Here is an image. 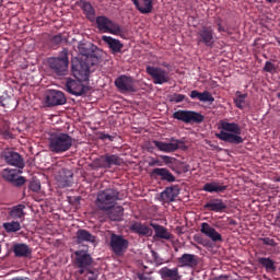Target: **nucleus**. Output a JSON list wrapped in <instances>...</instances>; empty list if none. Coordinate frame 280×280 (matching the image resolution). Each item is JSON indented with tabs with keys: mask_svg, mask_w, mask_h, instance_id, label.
Masks as SVG:
<instances>
[{
	"mask_svg": "<svg viewBox=\"0 0 280 280\" xmlns=\"http://www.w3.org/2000/svg\"><path fill=\"white\" fill-rule=\"evenodd\" d=\"M218 128L219 133H215L217 139L224 141L225 143H231L232 145H240L244 143V138H242V127L237 122H229L226 120H220Z\"/></svg>",
	"mask_w": 280,
	"mask_h": 280,
	"instance_id": "obj_1",
	"label": "nucleus"
},
{
	"mask_svg": "<svg viewBox=\"0 0 280 280\" xmlns=\"http://www.w3.org/2000/svg\"><path fill=\"white\" fill-rule=\"evenodd\" d=\"M73 147V138L69 133L59 132L50 135L48 139V148L55 154H63L69 152Z\"/></svg>",
	"mask_w": 280,
	"mask_h": 280,
	"instance_id": "obj_2",
	"label": "nucleus"
},
{
	"mask_svg": "<svg viewBox=\"0 0 280 280\" xmlns=\"http://www.w3.org/2000/svg\"><path fill=\"white\" fill-rule=\"evenodd\" d=\"M94 67H97V65H92L91 61L78 57H74L71 60L72 75L77 80H82L83 82H89L91 72L95 71Z\"/></svg>",
	"mask_w": 280,
	"mask_h": 280,
	"instance_id": "obj_3",
	"label": "nucleus"
},
{
	"mask_svg": "<svg viewBox=\"0 0 280 280\" xmlns=\"http://www.w3.org/2000/svg\"><path fill=\"white\" fill-rule=\"evenodd\" d=\"M47 62L50 71H52L55 75H67L69 73V50L63 48L58 57H50Z\"/></svg>",
	"mask_w": 280,
	"mask_h": 280,
	"instance_id": "obj_4",
	"label": "nucleus"
},
{
	"mask_svg": "<svg viewBox=\"0 0 280 280\" xmlns=\"http://www.w3.org/2000/svg\"><path fill=\"white\" fill-rule=\"evenodd\" d=\"M81 60H85L92 65H100L102 60V49L90 42H81L78 45Z\"/></svg>",
	"mask_w": 280,
	"mask_h": 280,
	"instance_id": "obj_5",
	"label": "nucleus"
},
{
	"mask_svg": "<svg viewBox=\"0 0 280 280\" xmlns=\"http://www.w3.org/2000/svg\"><path fill=\"white\" fill-rule=\"evenodd\" d=\"M117 200H119V190L115 188H107L97 194L96 207L101 211H108V209H113V207H115Z\"/></svg>",
	"mask_w": 280,
	"mask_h": 280,
	"instance_id": "obj_6",
	"label": "nucleus"
},
{
	"mask_svg": "<svg viewBox=\"0 0 280 280\" xmlns=\"http://www.w3.org/2000/svg\"><path fill=\"white\" fill-rule=\"evenodd\" d=\"M72 264L78 268L79 275H84L93 266V256L89 253V248L75 250L72 255Z\"/></svg>",
	"mask_w": 280,
	"mask_h": 280,
	"instance_id": "obj_7",
	"label": "nucleus"
},
{
	"mask_svg": "<svg viewBox=\"0 0 280 280\" xmlns=\"http://www.w3.org/2000/svg\"><path fill=\"white\" fill-rule=\"evenodd\" d=\"M124 165V159L117 154H104L96 158L93 163V170H110L113 166L121 167Z\"/></svg>",
	"mask_w": 280,
	"mask_h": 280,
	"instance_id": "obj_8",
	"label": "nucleus"
},
{
	"mask_svg": "<svg viewBox=\"0 0 280 280\" xmlns=\"http://www.w3.org/2000/svg\"><path fill=\"white\" fill-rule=\"evenodd\" d=\"M94 21H96L97 30L104 34H113L114 36H121L124 34L121 26L106 15H100Z\"/></svg>",
	"mask_w": 280,
	"mask_h": 280,
	"instance_id": "obj_9",
	"label": "nucleus"
},
{
	"mask_svg": "<svg viewBox=\"0 0 280 280\" xmlns=\"http://www.w3.org/2000/svg\"><path fill=\"white\" fill-rule=\"evenodd\" d=\"M173 119L183 121L184 124H202L205 121V115L187 109H178L173 113Z\"/></svg>",
	"mask_w": 280,
	"mask_h": 280,
	"instance_id": "obj_10",
	"label": "nucleus"
},
{
	"mask_svg": "<svg viewBox=\"0 0 280 280\" xmlns=\"http://www.w3.org/2000/svg\"><path fill=\"white\" fill-rule=\"evenodd\" d=\"M197 45H205V47L213 49V45H215V32H213V27L201 26L197 32Z\"/></svg>",
	"mask_w": 280,
	"mask_h": 280,
	"instance_id": "obj_11",
	"label": "nucleus"
},
{
	"mask_svg": "<svg viewBox=\"0 0 280 280\" xmlns=\"http://www.w3.org/2000/svg\"><path fill=\"white\" fill-rule=\"evenodd\" d=\"M110 249L115 255L121 257L126 250H128V246H130V242L126 240L124 236L119 234L112 233L109 240Z\"/></svg>",
	"mask_w": 280,
	"mask_h": 280,
	"instance_id": "obj_12",
	"label": "nucleus"
},
{
	"mask_svg": "<svg viewBox=\"0 0 280 280\" xmlns=\"http://www.w3.org/2000/svg\"><path fill=\"white\" fill-rule=\"evenodd\" d=\"M145 72L153 80V84H167L170 82V72L161 67L147 66Z\"/></svg>",
	"mask_w": 280,
	"mask_h": 280,
	"instance_id": "obj_13",
	"label": "nucleus"
},
{
	"mask_svg": "<svg viewBox=\"0 0 280 280\" xmlns=\"http://www.w3.org/2000/svg\"><path fill=\"white\" fill-rule=\"evenodd\" d=\"M83 81L80 79H67L66 81V91L70 93V95H75V97H82V95H86L90 89L89 86L82 83Z\"/></svg>",
	"mask_w": 280,
	"mask_h": 280,
	"instance_id": "obj_14",
	"label": "nucleus"
},
{
	"mask_svg": "<svg viewBox=\"0 0 280 280\" xmlns=\"http://www.w3.org/2000/svg\"><path fill=\"white\" fill-rule=\"evenodd\" d=\"M115 86L120 91V93H137V88H135V79L126 74L119 75L115 82Z\"/></svg>",
	"mask_w": 280,
	"mask_h": 280,
	"instance_id": "obj_15",
	"label": "nucleus"
},
{
	"mask_svg": "<svg viewBox=\"0 0 280 280\" xmlns=\"http://www.w3.org/2000/svg\"><path fill=\"white\" fill-rule=\"evenodd\" d=\"M21 171L14 168H4L1 173L3 180L12 183L14 187H23L25 185V177L19 176Z\"/></svg>",
	"mask_w": 280,
	"mask_h": 280,
	"instance_id": "obj_16",
	"label": "nucleus"
},
{
	"mask_svg": "<svg viewBox=\"0 0 280 280\" xmlns=\"http://www.w3.org/2000/svg\"><path fill=\"white\" fill-rule=\"evenodd\" d=\"M152 143L154 144V148H156L160 152L170 154L172 152H176V150H178L184 142L175 138H171V142L153 140Z\"/></svg>",
	"mask_w": 280,
	"mask_h": 280,
	"instance_id": "obj_17",
	"label": "nucleus"
},
{
	"mask_svg": "<svg viewBox=\"0 0 280 280\" xmlns=\"http://www.w3.org/2000/svg\"><path fill=\"white\" fill-rule=\"evenodd\" d=\"M45 104L48 107L63 106V104H67V96L61 91L50 90L45 97Z\"/></svg>",
	"mask_w": 280,
	"mask_h": 280,
	"instance_id": "obj_18",
	"label": "nucleus"
},
{
	"mask_svg": "<svg viewBox=\"0 0 280 280\" xmlns=\"http://www.w3.org/2000/svg\"><path fill=\"white\" fill-rule=\"evenodd\" d=\"M3 158L8 165L18 167V170H23V167H25V160L23 156H21V154L14 151H5Z\"/></svg>",
	"mask_w": 280,
	"mask_h": 280,
	"instance_id": "obj_19",
	"label": "nucleus"
},
{
	"mask_svg": "<svg viewBox=\"0 0 280 280\" xmlns=\"http://www.w3.org/2000/svg\"><path fill=\"white\" fill-rule=\"evenodd\" d=\"M198 259L195 254H183L177 258V264L179 268H196L199 264Z\"/></svg>",
	"mask_w": 280,
	"mask_h": 280,
	"instance_id": "obj_20",
	"label": "nucleus"
},
{
	"mask_svg": "<svg viewBox=\"0 0 280 280\" xmlns=\"http://www.w3.org/2000/svg\"><path fill=\"white\" fill-rule=\"evenodd\" d=\"M151 178H161V180H165L166 183H176V176L167 168H153Z\"/></svg>",
	"mask_w": 280,
	"mask_h": 280,
	"instance_id": "obj_21",
	"label": "nucleus"
},
{
	"mask_svg": "<svg viewBox=\"0 0 280 280\" xmlns=\"http://www.w3.org/2000/svg\"><path fill=\"white\" fill-rule=\"evenodd\" d=\"M200 231L203 235H206V237H209L212 242H222V234L215 231V229L211 226L209 223H201Z\"/></svg>",
	"mask_w": 280,
	"mask_h": 280,
	"instance_id": "obj_22",
	"label": "nucleus"
},
{
	"mask_svg": "<svg viewBox=\"0 0 280 280\" xmlns=\"http://www.w3.org/2000/svg\"><path fill=\"white\" fill-rule=\"evenodd\" d=\"M159 275L163 280H180L183 279V276H180V271L178 270V267L168 268L163 267L159 270Z\"/></svg>",
	"mask_w": 280,
	"mask_h": 280,
	"instance_id": "obj_23",
	"label": "nucleus"
},
{
	"mask_svg": "<svg viewBox=\"0 0 280 280\" xmlns=\"http://www.w3.org/2000/svg\"><path fill=\"white\" fill-rule=\"evenodd\" d=\"M226 189H229V186L222 185V183L218 180L206 183L202 187V191H208V194H224Z\"/></svg>",
	"mask_w": 280,
	"mask_h": 280,
	"instance_id": "obj_24",
	"label": "nucleus"
},
{
	"mask_svg": "<svg viewBox=\"0 0 280 280\" xmlns=\"http://www.w3.org/2000/svg\"><path fill=\"white\" fill-rule=\"evenodd\" d=\"M178 194H180V189L178 186L166 187L165 190L161 192L162 202H174L176 198H178Z\"/></svg>",
	"mask_w": 280,
	"mask_h": 280,
	"instance_id": "obj_25",
	"label": "nucleus"
},
{
	"mask_svg": "<svg viewBox=\"0 0 280 280\" xmlns=\"http://www.w3.org/2000/svg\"><path fill=\"white\" fill-rule=\"evenodd\" d=\"M79 8H81L88 21H91V23L95 22V8H93L91 2L86 0H79Z\"/></svg>",
	"mask_w": 280,
	"mask_h": 280,
	"instance_id": "obj_26",
	"label": "nucleus"
},
{
	"mask_svg": "<svg viewBox=\"0 0 280 280\" xmlns=\"http://www.w3.org/2000/svg\"><path fill=\"white\" fill-rule=\"evenodd\" d=\"M102 40L108 45L109 49H112V54H121V49H124V44L119 39H115L110 36L104 35Z\"/></svg>",
	"mask_w": 280,
	"mask_h": 280,
	"instance_id": "obj_27",
	"label": "nucleus"
},
{
	"mask_svg": "<svg viewBox=\"0 0 280 280\" xmlns=\"http://www.w3.org/2000/svg\"><path fill=\"white\" fill-rule=\"evenodd\" d=\"M205 209L209 211H214V213H222L226 209V203L222 199H211L205 206Z\"/></svg>",
	"mask_w": 280,
	"mask_h": 280,
	"instance_id": "obj_28",
	"label": "nucleus"
},
{
	"mask_svg": "<svg viewBox=\"0 0 280 280\" xmlns=\"http://www.w3.org/2000/svg\"><path fill=\"white\" fill-rule=\"evenodd\" d=\"M190 97L191 100H199V102H209V104L215 102V97L209 91L198 92V90H192Z\"/></svg>",
	"mask_w": 280,
	"mask_h": 280,
	"instance_id": "obj_29",
	"label": "nucleus"
},
{
	"mask_svg": "<svg viewBox=\"0 0 280 280\" xmlns=\"http://www.w3.org/2000/svg\"><path fill=\"white\" fill-rule=\"evenodd\" d=\"M130 231L137 233L138 235H142L145 237H152V229L150 226L142 224L141 222H133L130 225Z\"/></svg>",
	"mask_w": 280,
	"mask_h": 280,
	"instance_id": "obj_30",
	"label": "nucleus"
},
{
	"mask_svg": "<svg viewBox=\"0 0 280 280\" xmlns=\"http://www.w3.org/2000/svg\"><path fill=\"white\" fill-rule=\"evenodd\" d=\"M75 241L77 244H84V242L95 244V235L84 229H80L77 231Z\"/></svg>",
	"mask_w": 280,
	"mask_h": 280,
	"instance_id": "obj_31",
	"label": "nucleus"
},
{
	"mask_svg": "<svg viewBox=\"0 0 280 280\" xmlns=\"http://www.w3.org/2000/svg\"><path fill=\"white\" fill-rule=\"evenodd\" d=\"M15 257H32V248L25 243H16L13 245Z\"/></svg>",
	"mask_w": 280,
	"mask_h": 280,
	"instance_id": "obj_32",
	"label": "nucleus"
},
{
	"mask_svg": "<svg viewBox=\"0 0 280 280\" xmlns=\"http://www.w3.org/2000/svg\"><path fill=\"white\" fill-rule=\"evenodd\" d=\"M150 226L154 229L155 237L159 240H172V233H170L165 226L159 225L156 223H150Z\"/></svg>",
	"mask_w": 280,
	"mask_h": 280,
	"instance_id": "obj_33",
	"label": "nucleus"
},
{
	"mask_svg": "<svg viewBox=\"0 0 280 280\" xmlns=\"http://www.w3.org/2000/svg\"><path fill=\"white\" fill-rule=\"evenodd\" d=\"M133 4L141 14H150L152 12V0H133Z\"/></svg>",
	"mask_w": 280,
	"mask_h": 280,
	"instance_id": "obj_34",
	"label": "nucleus"
},
{
	"mask_svg": "<svg viewBox=\"0 0 280 280\" xmlns=\"http://www.w3.org/2000/svg\"><path fill=\"white\" fill-rule=\"evenodd\" d=\"M59 183L62 184L63 187H71V185H73V172H71V170L62 168Z\"/></svg>",
	"mask_w": 280,
	"mask_h": 280,
	"instance_id": "obj_35",
	"label": "nucleus"
},
{
	"mask_svg": "<svg viewBox=\"0 0 280 280\" xmlns=\"http://www.w3.org/2000/svg\"><path fill=\"white\" fill-rule=\"evenodd\" d=\"M103 211H109L108 212V218L113 222H119L124 215V207L117 206V207H112L108 210H103Z\"/></svg>",
	"mask_w": 280,
	"mask_h": 280,
	"instance_id": "obj_36",
	"label": "nucleus"
},
{
	"mask_svg": "<svg viewBox=\"0 0 280 280\" xmlns=\"http://www.w3.org/2000/svg\"><path fill=\"white\" fill-rule=\"evenodd\" d=\"M258 264L262 266L268 271H275L277 270V267L275 266V260L271 258L260 257L258 258Z\"/></svg>",
	"mask_w": 280,
	"mask_h": 280,
	"instance_id": "obj_37",
	"label": "nucleus"
},
{
	"mask_svg": "<svg viewBox=\"0 0 280 280\" xmlns=\"http://www.w3.org/2000/svg\"><path fill=\"white\" fill-rule=\"evenodd\" d=\"M100 278V270L93 268V266L85 269L83 273V280H97Z\"/></svg>",
	"mask_w": 280,
	"mask_h": 280,
	"instance_id": "obj_38",
	"label": "nucleus"
},
{
	"mask_svg": "<svg viewBox=\"0 0 280 280\" xmlns=\"http://www.w3.org/2000/svg\"><path fill=\"white\" fill-rule=\"evenodd\" d=\"M246 97H248V94H242V92L236 91V97L234 98V104L236 108H240V110H244V104H246Z\"/></svg>",
	"mask_w": 280,
	"mask_h": 280,
	"instance_id": "obj_39",
	"label": "nucleus"
},
{
	"mask_svg": "<svg viewBox=\"0 0 280 280\" xmlns=\"http://www.w3.org/2000/svg\"><path fill=\"white\" fill-rule=\"evenodd\" d=\"M3 229L7 233H16L21 229V223L18 221L3 223Z\"/></svg>",
	"mask_w": 280,
	"mask_h": 280,
	"instance_id": "obj_40",
	"label": "nucleus"
},
{
	"mask_svg": "<svg viewBox=\"0 0 280 280\" xmlns=\"http://www.w3.org/2000/svg\"><path fill=\"white\" fill-rule=\"evenodd\" d=\"M24 209H25V205H18L13 207L11 210L12 218H19V219L23 218L25 215Z\"/></svg>",
	"mask_w": 280,
	"mask_h": 280,
	"instance_id": "obj_41",
	"label": "nucleus"
},
{
	"mask_svg": "<svg viewBox=\"0 0 280 280\" xmlns=\"http://www.w3.org/2000/svg\"><path fill=\"white\" fill-rule=\"evenodd\" d=\"M167 97H168V102H171L173 104H180V102H185V100H187L186 95L178 94V93H173V94L168 95Z\"/></svg>",
	"mask_w": 280,
	"mask_h": 280,
	"instance_id": "obj_42",
	"label": "nucleus"
},
{
	"mask_svg": "<svg viewBox=\"0 0 280 280\" xmlns=\"http://www.w3.org/2000/svg\"><path fill=\"white\" fill-rule=\"evenodd\" d=\"M259 242H261L265 246H271V248H276L279 246V243L275 241V238L270 237H260Z\"/></svg>",
	"mask_w": 280,
	"mask_h": 280,
	"instance_id": "obj_43",
	"label": "nucleus"
},
{
	"mask_svg": "<svg viewBox=\"0 0 280 280\" xmlns=\"http://www.w3.org/2000/svg\"><path fill=\"white\" fill-rule=\"evenodd\" d=\"M28 189H31V191H34L35 194H38L40 191V180L32 179L30 182Z\"/></svg>",
	"mask_w": 280,
	"mask_h": 280,
	"instance_id": "obj_44",
	"label": "nucleus"
},
{
	"mask_svg": "<svg viewBox=\"0 0 280 280\" xmlns=\"http://www.w3.org/2000/svg\"><path fill=\"white\" fill-rule=\"evenodd\" d=\"M50 43H52V45H62V43H67V38H65L62 34H57L51 37Z\"/></svg>",
	"mask_w": 280,
	"mask_h": 280,
	"instance_id": "obj_45",
	"label": "nucleus"
},
{
	"mask_svg": "<svg viewBox=\"0 0 280 280\" xmlns=\"http://www.w3.org/2000/svg\"><path fill=\"white\" fill-rule=\"evenodd\" d=\"M262 70L266 73H275L277 71V66H275V63H272V61H266Z\"/></svg>",
	"mask_w": 280,
	"mask_h": 280,
	"instance_id": "obj_46",
	"label": "nucleus"
},
{
	"mask_svg": "<svg viewBox=\"0 0 280 280\" xmlns=\"http://www.w3.org/2000/svg\"><path fill=\"white\" fill-rule=\"evenodd\" d=\"M151 255L153 257V261L154 264H156V266H161L163 264V258H161V256L159 255V253L152 250Z\"/></svg>",
	"mask_w": 280,
	"mask_h": 280,
	"instance_id": "obj_47",
	"label": "nucleus"
},
{
	"mask_svg": "<svg viewBox=\"0 0 280 280\" xmlns=\"http://www.w3.org/2000/svg\"><path fill=\"white\" fill-rule=\"evenodd\" d=\"M163 165V162L159 159H153L151 162H149L150 167H161Z\"/></svg>",
	"mask_w": 280,
	"mask_h": 280,
	"instance_id": "obj_48",
	"label": "nucleus"
},
{
	"mask_svg": "<svg viewBox=\"0 0 280 280\" xmlns=\"http://www.w3.org/2000/svg\"><path fill=\"white\" fill-rule=\"evenodd\" d=\"M100 139L102 141H106V139H108V141H115V137L114 136H110L108 133H101L100 135Z\"/></svg>",
	"mask_w": 280,
	"mask_h": 280,
	"instance_id": "obj_49",
	"label": "nucleus"
},
{
	"mask_svg": "<svg viewBox=\"0 0 280 280\" xmlns=\"http://www.w3.org/2000/svg\"><path fill=\"white\" fill-rule=\"evenodd\" d=\"M217 27H218V32H225L226 34L229 33V30H226L224 26H222V20H219L217 22Z\"/></svg>",
	"mask_w": 280,
	"mask_h": 280,
	"instance_id": "obj_50",
	"label": "nucleus"
},
{
	"mask_svg": "<svg viewBox=\"0 0 280 280\" xmlns=\"http://www.w3.org/2000/svg\"><path fill=\"white\" fill-rule=\"evenodd\" d=\"M0 135H2V137H4V139H12V132H10L9 130L4 129L0 132Z\"/></svg>",
	"mask_w": 280,
	"mask_h": 280,
	"instance_id": "obj_51",
	"label": "nucleus"
},
{
	"mask_svg": "<svg viewBox=\"0 0 280 280\" xmlns=\"http://www.w3.org/2000/svg\"><path fill=\"white\" fill-rule=\"evenodd\" d=\"M139 280H154L152 277L145 276V273H138Z\"/></svg>",
	"mask_w": 280,
	"mask_h": 280,
	"instance_id": "obj_52",
	"label": "nucleus"
},
{
	"mask_svg": "<svg viewBox=\"0 0 280 280\" xmlns=\"http://www.w3.org/2000/svg\"><path fill=\"white\" fill-rule=\"evenodd\" d=\"M161 159L162 161H165V163H170L172 161V158H170L168 155H162Z\"/></svg>",
	"mask_w": 280,
	"mask_h": 280,
	"instance_id": "obj_53",
	"label": "nucleus"
},
{
	"mask_svg": "<svg viewBox=\"0 0 280 280\" xmlns=\"http://www.w3.org/2000/svg\"><path fill=\"white\" fill-rule=\"evenodd\" d=\"M230 226H237V221L235 219H229Z\"/></svg>",
	"mask_w": 280,
	"mask_h": 280,
	"instance_id": "obj_54",
	"label": "nucleus"
},
{
	"mask_svg": "<svg viewBox=\"0 0 280 280\" xmlns=\"http://www.w3.org/2000/svg\"><path fill=\"white\" fill-rule=\"evenodd\" d=\"M11 280H30L28 278H23V277H16V278H13Z\"/></svg>",
	"mask_w": 280,
	"mask_h": 280,
	"instance_id": "obj_55",
	"label": "nucleus"
},
{
	"mask_svg": "<svg viewBox=\"0 0 280 280\" xmlns=\"http://www.w3.org/2000/svg\"><path fill=\"white\" fill-rule=\"evenodd\" d=\"M197 242L198 244H202V246H205V243L202 242V237H197Z\"/></svg>",
	"mask_w": 280,
	"mask_h": 280,
	"instance_id": "obj_56",
	"label": "nucleus"
},
{
	"mask_svg": "<svg viewBox=\"0 0 280 280\" xmlns=\"http://www.w3.org/2000/svg\"><path fill=\"white\" fill-rule=\"evenodd\" d=\"M273 182H275V183H280V176L273 177Z\"/></svg>",
	"mask_w": 280,
	"mask_h": 280,
	"instance_id": "obj_57",
	"label": "nucleus"
},
{
	"mask_svg": "<svg viewBox=\"0 0 280 280\" xmlns=\"http://www.w3.org/2000/svg\"><path fill=\"white\" fill-rule=\"evenodd\" d=\"M268 3H275L277 0H266Z\"/></svg>",
	"mask_w": 280,
	"mask_h": 280,
	"instance_id": "obj_58",
	"label": "nucleus"
},
{
	"mask_svg": "<svg viewBox=\"0 0 280 280\" xmlns=\"http://www.w3.org/2000/svg\"><path fill=\"white\" fill-rule=\"evenodd\" d=\"M278 100H280V92L277 94Z\"/></svg>",
	"mask_w": 280,
	"mask_h": 280,
	"instance_id": "obj_59",
	"label": "nucleus"
},
{
	"mask_svg": "<svg viewBox=\"0 0 280 280\" xmlns=\"http://www.w3.org/2000/svg\"><path fill=\"white\" fill-rule=\"evenodd\" d=\"M0 253H1V245H0Z\"/></svg>",
	"mask_w": 280,
	"mask_h": 280,
	"instance_id": "obj_60",
	"label": "nucleus"
}]
</instances>
